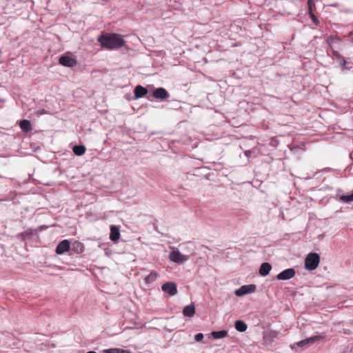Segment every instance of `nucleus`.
<instances>
[{
  "instance_id": "nucleus-1",
  "label": "nucleus",
  "mask_w": 353,
  "mask_h": 353,
  "mask_svg": "<svg viewBox=\"0 0 353 353\" xmlns=\"http://www.w3.org/2000/svg\"><path fill=\"white\" fill-rule=\"evenodd\" d=\"M97 41L100 43L101 47L108 50L119 48L125 43L122 36L118 34H101L98 37Z\"/></svg>"
},
{
  "instance_id": "nucleus-2",
  "label": "nucleus",
  "mask_w": 353,
  "mask_h": 353,
  "mask_svg": "<svg viewBox=\"0 0 353 353\" xmlns=\"http://www.w3.org/2000/svg\"><path fill=\"white\" fill-rule=\"evenodd\" d=\"M320 262V256L317 253H310L305 260V268L307 270H315Z\"/></svg>"
},
{
  "instance_id": "nucleus-3",
  "label": "nucleus",
  "mask_w": 353,
  "mask_h": 353,
  "mask_svg": "<svg viewBox=\"0 0 353 353\" xmlns=\"http://www.w3.org/2000/svg\"><path fill=\"white\" fill-rule=\"evenodd\" d=\"M189 256L181 254L179 251H172L169 254V259L178 264L183 263L188 261Z\"/></svg>"
},
{
  "instance_id": "nucleus-4",
  "label": "nucleus",
  "mask_w": 353,
  "mask_h": 353,
  "mask_svg": "<svg viewBox=\"0 0 353 353\" xmlns=\"http://www.w3.org/2000/svg\"><path fill=\"white\" fill-rule=\"evenodd\" d=\"M256 290V285L254 284L245 285L239 288L235 291V294L237 296H242L245 294L254 292Z\"/></svg>"
},
{
  "instance_id": "nucleus-5",
  "label": "nucleus",
  "mask_w": 353,
  "mask_h": 353,
  "mask_svg": "<svg viewBox=\"0 0 353 353\" xmlns=\"http://www.w3.org/2000/svg\"><path fill=\"white\" fill-rule=\"evenodd\" d=\"M59 63L65 67L72 68L77 64V61L70 56L63 55L59 58Z\"/></svg>"
},
{
  "instance_id": "nucleus-6",
  "label": "nucleus",
  "mask_w": 353,
  "mask_h": 353,
  "mask_svg": "<svg viewBox=\"0 0 353 353\" xmlns=\"http://www.w3.org/2000/svg\"><path fill=\"white\" fill-rule=\"evenodd\" d=\"M152 97L157 99L164 101L170 97V94L165 88H158L153 91Z\"/></svg>"
},
{
  "instance_id": "nucleus-7",
  "label": "nucleus",
  "mask_w": 353,
  "mask_h": 353,
  "mask_svg": "<svg viewBox=\"0 0 353 353\" xmlns=\"http://www.w3.org/2000/svg\"><path fill=\"white\" fill-rule=\"evenodd\" d=\"M70 249V243L68 240L61 241L56 248V253L57 254H63Z\"/></svg>"
},
{
  "instance_id": "nucleus-8",
  "label": "nucleus",
  "mask_w": 353,
  "mask_h": 353,
  "mask_svg": "<svg viewBox=\"0 0 353 353\" xmlns=\"http://www.w3.org/2000/svg\"><path fill=\"white\" fill-rule=\"evenodd\" d=\"M161 289L164 292L174 296L177 293L176 285L173 282H167L161 286Z\"/></svg>"
},
{
  "instance_id": "nucleus-9",
  "label": "nucleus",
  "mask_w": 353,
  "mask_h": 353,
  "mask_svg": "<svg viewBox=\"0 0 353 353\" xmlns=\"http://www.w3.org/2000/svg\"><path fill=\"white\" fill-rule=\"evenodd\" d=\"M295 275V270L293 268H288L277 274L276 278L278 280H288Z\"/></svg>"
},
{
  "instance_id": "nucleus-10",
  "label": "nucleus",
  "mask_w": 353,
  "mask_h": 353,
  "mask_svg": "<svg viewBox=\"0 0 353 353\" xmlns=\"http://www.w3.org/2000/svg\"><path fill=\"white\" fill-rule=\"evenodd\" d=\"M120 238L119 227L110 225V239L113 242H117Z\"/></svg>"
},
{
  "instance_id": "nucleus-11",
  "label": "nucleus",
  "mask_w": 353,
  "mask_h": 353,
  "mask_svg": "<svg viewBox=\"0 0 353 353\" xmlns=\"http://www.w3.org/2000/svg\"><path fill=\"white\" fill-rule=\"evenodd\" d=\"M147 93L148 90L145 88L139 85L135 87L134 90V99H137L143 97Z\"/></svg>"
},
{
  "instance_id": "nucleus-12",
  "label": "nucleus",
  "mask_w": 353,
  "mask_h": 353,
  "mask_svg": "<svg viewBox=\"0 0 353 353\" xmlns=\"http://www.w3.org/2000/svg\"><path fill=\"white\" fill-rule=\"evenodd\" d=\"M321 339V336H311L310 338H307V339H305L304 340H302L299 342H297L294 344V345H296L298 347H302L305 345H307V344H309V343H313L316 341H318L319 339Z\"/></svg>"
},
{
  "instance_id": "nucleus-13",
  "label": "nucleus",
  "mask_w": 353,
  "mask_h": 353,
  "mask_svg": "<svg viewBox=\"0 0 353 353\" xmlns=\"http://www.w3.org/2000/svg\"><path fill=\"white\" fill-rule=\"evenodd\" d=\"M19 126L21 130L25 133L30 132L32 129L30 121L27 119L20 121Z\"/></svg>"
},
{
  "instance_id": "nucleus-14",
  "label": "nucleus",
  "mask_w": 353,
  "mask_h": 353,
  "mask_svg": "<svg viewBox=\"0 0 353 353\" xmlns=\"http://www.w3.org/2000/svg\"><path fill=\"white\" fill-rule=\"evenodd\" d=\"M272 269V265L269 263H263L259 268V273L261 276H267Z\"/></svg>"
},
{
  "instance_id": "nucleus-15",
  "label": "nucleus",
  "mask_w": 353,
  "mask_h": 353,
  "mask_svg": "<svg viewBox=\"0 0 353 353\" xmlns=\"http://www.w3.org/2000/svg\"><path fill=\"white\" fill-rule=\"evenodd\" d=\"M183 314L185 316L192 317L195 314V307L194 305H188L184 307Z\"/></svg>"
},
{
  "instance_id": "nucleus-16",
  "label": "nucleus",
  "mask_w": 353,
  "mask_h": 353,
  "mask_svg": "<svg viewBox=\"0 0 353 353\" xmlns=\"http://www.w3.org/2000/svg\"><path fill=\"white\" fill-rule=\"evenodd\" d=\"M71 250L77 254H81L84 250V245L82 243L79 241H75L71 248Z\"/></svg>"
},
{
  "instance_id": "nucleus-17",
  "label": "nucleus",
  "mask_w": 353,
  "mask_h": 353,
  "mask_svg": "<svg viewBox=\"0 0 353 353\" xmlns=\"http://www.w3.org/2000/svg\"><path fill=\"white\" fill-rule=\"evenodd\" d=\"M85 147L83 145H76L73 147L72 151L77 156H81L85 152Z\"/></svg>"
},
{
  "instance_id": "nucleus-18",
  "label": "nucleus",
  "mask_w": 353,
  "mask_h": 353,
  "mask_svg": "<svg viewBox=\"0 0 353 353\" xmlns=\"http://www.w3.org/2000/svg\"><path fill=\"white\" fill-rule=\"evenodd\" d=\"M327 43L328 44V46H330V48L334 49L333 48V46L335 43H340L341 42V40L340 38H339L338 37L336 36H330L327 39V41H326Z\"/></svg>"
},
{
  "instance_id": "nucleus-19",
  "label": "nucleus",
  "mask_w": 353,
  "mask_h": 353,
  "mask_svg": "<svg viewBox=\"0 0 353 353\" xmlns=\"http://www.w3.org/2000/svg\"><path fill=\"white\" fill-rule=\"evenodd\" d=\"M234 327L239 332H243L247 330V325L241 320H238L235 322Z\"/></svg>"
},
{
  "instance_id": "nucleus-20",
  "label": "nucleus",
  "mask_w": 353,
  "mask_h": 353,
  "mask_svg": "<svg viewBox=\"0 0 353 353\" xmlns=\"http://www.w3.org/2000/svg\"><path fill=\"white\" fill-rule=\"evenodd\" d=\"M212 336L215 339L225 338L228 335L226 330L214 331L212 332Z\"/></svg>"
},
{
  "instance_id": "nucleus-21",
  "label": "nucleus",
  "mask_w": 353,
  "mask_h": 353,
  "mask_svg": "<svg viewBox=\"0 0 353 353\" xmlns=\"http://www.w3.org/2000/svg\"><path fill=\"white\" fill-rule=\"evenodd\" d=\"M158 276V274L156 272H151L149 275L145 278V281L147 284L153 283Z\"/></svg>"
},
{
  "instance_id": "nucleus-22",
  "label": "nucleus",
  "mask_w": 353,
  "mask_h": 353,
  "mask_svg": "<svg viewBox=\"0 0 353 353\" xmlns=\"http://www.w3.org/2000/svg\"><path fill=\"white\" fill-rule=\"evenodd\" d=\"M104 353H132L130 350L120 348H110L104 350Z\"/></svg>"
},
{
  "instance_id": "nucleus-23",
  "label": "nucleus",
  "mask_w": 353,
  "mask_h": 353,
  "mask_svg": "<svg viewBox=\"0 0 353 353\" xmlns=\"http://www.w3.org/2000/svg\"><path fill=\"white\" fill-rule=\"evenodd\" d=\"M31 235H32L31 231H26V232H21V233L18 234L17 237L19 239H21L22 241H25L27 236H31Z\"/></svg>"
},
{
  "instance_id": "nucleus-24",
  "label": "nucleus",
  "mask_w": 353,
  "mask_h": 353,
  "mask_svg": "<svg viewBox=\"0 0 353 353\" xmlns=\"http://www.w3.org/2000/svg\"><path fill=\"white\" fill-rule=\"evenodd\" d=\"M332 53L333 56H334V57H335L338 61L341 60V59L343 58V56H342V55H341V54L338 52V51H336V50H334V49H332Z\"/></svg>"
},
{
  "instance_id": "nucleus-25",
  "label": "nucleus",
  "mask_w": 353,
  "mask_h": 353,
  "mask_svg": "<svg viewBox=\"0 0 353 353\" xmlns=\"http://www.w3.org/2000/svg\"><path fill=\"white\" fill-rule=\"evenodd\" d=\"M310 17L312 18V21H314V23L316 24V25H318L319 24V20L317 19V17L314 15V14L313 13L312 11H310Z\"/></svg>"
},
{
  "instance_id": "nucleus-26",
  "label": "nucleus",
  "mask_w": 353,
  "mask_h": 353,
  "mask_svg": "<svg viewBox=\"0 0 353 353\" xmlns=\"http://www.w3.org/2000/svg\"><path fill=\"white\" fill-rule=\"evenodd\" d=\"M203 337H204L203 334L199 333L195 335L194 339L196 341L200 342L203 339Z\"/></svg>"
},
{
  "instance_id": "nucleus-27",
  "label": "nucleus",
  "mask_w": 353,
  "mask_h": 353,
  "mask_svg": "<svg viewBox=\"0 0 353 353\" xmlns=\"http://www.w3.org/2000/svg\"><path fill=\"white\" fill-rule=\"evenodd\" d=\"M340 62V65L343 68V69H346V63H347V61L345 59L344 57H343L341 60L339 61Z\"/></svg>"
},
{
  "instance_id": "nucleus-28",
  "label": "nucleus",
  "mask_w": 353,
  "mask_h": 353,
  "mask_svg": "<svg viewBox=\"0 0 353 353\" xmlns=\"http://www.w3.org/2000/svg\"><path fill=\"white\" fill-rule=\"evenodd\" d=\"M307 6L309 8V12L312 11V7L314 6V2L313 0H307Z\"/></svg>"
},
{
  "instance_id": "nucleus-29",
  "label": "nucleus",
  "mask_w": 353,
  "mask_h": 353,
  "mask_svg": "<svg viewBox=\"0 0 353 353\" xmlns=\"http://www.w3.org/2000/svg\"><path fill=\"white\" fill-rule=\"evenodd\" d=\"M48 228V227L47 225H41V226L39 227V230H40V231H42V230H44L47 229Z\"/></svg>"
},
{
  "instance_id": "nucleus-30",
  "label": "nucleus",
  "mask_w": 353,
  "mask_h": 353,
  "mask_svg": "<svg viewBox=\"0 0 353 353\" xmlns=\"http://www.w3.org/2000/svg\"><path fill=\"white\" fill-rule=\"evenodd\" d=\"M251 154V152L250 150H248V151H245V154L247 156V157H250Z\"/></svg>"
},
{
  "instance_id": "nucleus-31",
  "label": "nucleus",
  "mask_w": 353,
  "mask_h": 353,
  "mask_svg": "<svg viewBox=\"0 0 353 353\" xmlns=\"http://www.w3.org/2000/svg\"><path fill=\"white\" fill-rule=\"evenodd\" d=\"M87 353H97V352H94V351H89V352H88Z\"/></svg>"
},
{
  "instance_id": "nucleus-32",
  "label": "nucleus",
  "mask_w": 353,
  "mask_h": 353,
  "mask_svg": "<svg viewBox=\"0 0 353 353\" xmlns=\"http://www.w3.org/2000/svg\"><path fill=\"white\" fill-rule=\"evenodd\" d=\"M5 177L0 174V179H4Z\"/></svg>"
}]
</instances>
